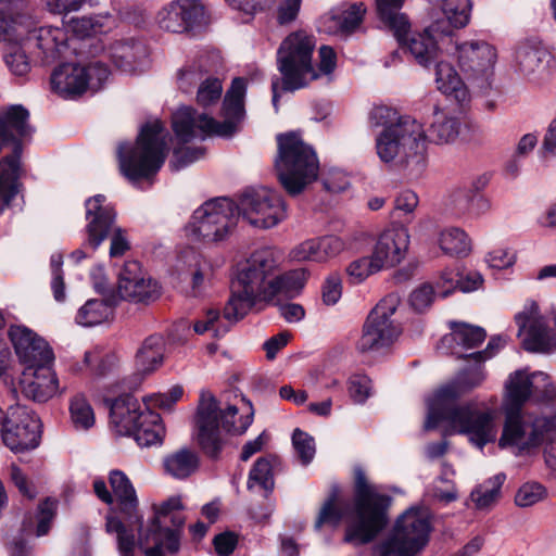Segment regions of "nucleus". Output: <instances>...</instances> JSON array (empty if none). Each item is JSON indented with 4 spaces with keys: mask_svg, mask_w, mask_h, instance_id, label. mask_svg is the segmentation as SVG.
I'll return each mask as SVG.
<instances>
[{
    "mask_svg": "<svg viewBox=\"0 0 556 556\" xmlns=\"http://www.w3.org/2000/svg\"><path fill=\"white\" fill-rule=\"evenodd\" d=\"M206 22V11L199 0H178L162 8L156 23L163 30L182 34Z\"/></svg>",
    "mask_w": 556,
    "mask_h": 556,
    "instance_id": "nucleus-23",
    "label": "nucleus"
},
{
    "mask_svg": "<svg viewBox=\"0 0 556 556\" xmlns=\"http://www.w3.org/2000/svg\"><path fill=\"white\" fill-rule=\"evenodd\" d=\"M431 522L425 508H409L396 520L389 538L375 552V556H416L429 541Z\"/></svg>",
    "mask_w": 556,
    "mask_h": 556,
    "instance_id": "nucleus-11",
    "label": "nucleus"
},
{
    "mask_svg": "<svg viewBox=\"0 0 556 556\" xmlns=\"http://www.w3.org/2000/svg\"><path fill=\"white\" fill-rule=\"evenodd\" d=\"M164 131L163 124L154 121L141 128L131 149L124 143L118 146L119 168L127 179H149L161 169L168 152Z\"/></svg>",
    "mask_w": 556,
    "mask_h": 556,
    "instance_id": "nucleus-8",
    "label": "nucleus"
},
{
    "mask_svg": "<svg viewBox=\"0 0 556 556\" xmlns=\"http://www.w3.org/2000/svg\"><path fill=\"white\" fill-rule=\"evenodd\" d=\"M427 135L416 119L405 117L397 126L382 129L376 137V151L384 163H395L419 176L427 165Z\"/></svg>",
    "mask_w": 556,
    "mask_h": 556,
    "instance_id": "nucleus-5",
    "label": "nucleus"
},
{
    "mask_svg": "<svg viewBox=\"0 0 556 556\" xmlns=\"http://www.w3.org/2000/svg\"><path fill=\"white\" fill-rule=\"evenodd\" d=\"M434 300L432 285L425 282L417 287L409 296V303L416 312H424L431 306Z\"/></svg>",
    "mask_w": 556,
    "mask_h": 556,
    "instance_id": "nucleus-62",
    "label": "nucleus"
},
{
    "mask_svg": "<svg viewBox=\"0 0 556 556\" xmlns=\"http://www.w3.org/2000/svg\"><path fill=\"white\" fill-rule=\"evenodd\" d=\"M163 464L166 473L175 479H186L198 470L199 456L194 451L180 448L167 455Z\"/></svg>",
    "mask_w": 556,
    "mask_h": 556,
    "instance_id": "nucleus-42",
    "label": "nucleus"
},
{
    "mask_svg": "<svg viewBox=\"0 0 556 556\" xmlns=\"http://www.w3.org/2000/svg\"><path fill=\"white\" fill-rule=\"evenodd\" d=\"M448 52L456 59L465 78L483 86L492 74L497 53L485 40L455 41Z\"/></svg>",
    "mask_w": 556,
    "mask_h": 556,
    "instance_id": "nucleus-19",
    "label": "nucleus"
},
{
    "mask_svg": "<svg viewBox=\"0 0 556 556\" xmlns=\"http://www.w3.org/2000/svg\"><path fill=\"white\" fill-rule=\"evenodd\" d=\"M452 332L442 339V344L456 343L457 346L471 350L479 346L486 338L485 330L466 323H450Z\"/></svg>",
    "mask_w": 556,
    "mask_h": 556,
    "instance_id": "nucleus-41",
    "label": "nucleus"
},
{
    "mask_svg": "<svg viewBox=\"0 0 556 556\" xmlns=\"http://www.w3.org/2000/svg\"><path fill=\"white\" fill-rule=\"evenodd\" d=\"M41 424L27 407L10 406L5 413L1 437L5 446L18 453L36 448L39 445Z\"/></svg>",
    "mask_w": 556,
    "mask_h": 556,
    "instance_id": "nucleus-20",
    "label": "nucleus"
},
{
    "mask_svg": "<svg viewBox=\"0 0 556 556\" xmlns=\"http://www.w3.org/2000/svg\"><path fill=\"white\" fill-rule=\"evenodd\" d=\"M505 480L504 473H497L477 485L470 493V501L475 508L479 510L491 508L501 497V489Z\"/></svg>",
    "mask_w": 556,
    "mask_h": 556,
    "instance_id": "nucleus-45",
    "label": "nucleus"
},
{
    "mask_svg": "<svg viewBox=\"0 0 556 556\" xmlns=\"http://www.w3.org/2000/svg\"><path fill=\"white\" fill-rule=\"evenodd\" d=\"M552 62L553 55L538 40H526L517 47V68L529 80L538 81L547 76Z\"/></svg>",
    "mask_w": 556,
    "mask_h": 556,
    "instance_id": "nucleus-30",
    "label": "nucleus"
},
{
    "mask_svg": "<svg viewBox=\"0 0 556 556\" xmlns=\"http://www.w3.org/2000/svg\"><path fill=\"white\" fill-rule=\"evenodd\" d=\"M338 494L339 489L333 486L328 501L324 504L319 511L318 518L315 522L316 529H319L323 525L337 527L343 519L345 515L344 510L341 507L336 506Z\"/></svg>",
    "mask_w": 556,
    "mask_h": 556,
    "instance_id": "nucleus-54",
    "label": "nucleus"
},
{
    "mask_svg": "<svg viewBox=\"0 0 556 556\" xmlns=\"http://www.w3.org/2000/svg\"><path fill=\"white\" fill-rule=\"evenodd\" d=\"M445 422L451 433L464 434L476 447L482 450L497 437L496 414L491 408L477 404H457V391L453 388L439 389L428 400L427 430Z\"/></svg>",
    "mask_w": 556,
    "mask_h": 556,
    "instance_id": "nucleus-2",
    "label": "nucleus"
},
{
    "mask_svg": "<svg viewBox=\"0 0 556 556\" xmlns=\"http://www.w3.org/2000/svg\"><path fill=\"white\" fill-rule=\"evenodd\" d=\"M222 81L217 78H206L198 89L197 101L202 106H208L217 102L222 96Z\"/></svg>",
    "mask_w": 556,
    "mask_h": 556,
    "instance_id": "nucleus-60",
    "label": "nucleus"
},
{
    "mask_svg": "<svg viewBox=\"0 0 556 556\" xmlns=\"http://www.w3.org/2000/svg\"><path fill=\"white\" fill-rule=\"evenodd\" d=\"M316 47L314 36L305 30L288 35L277 51V65L281 74V90L294 91L306 87L319 77L313 66V53ZM273 104L278 110L279 79L271 83Z\"/></svg>",
    "mask_w": 556,
    "mask_h": 556,
    "instance_id": "nucleus-6",
    "label": "nucleus"
},
{
    "mask_svg": "<svg viewBox=\"0 0 556 556\" xmlns=\"http://www.w3.org/2000/svg\"><path fill=\"white\" fill-rule=\"evenodd\" d=\"M113 315V305L105 300H88L76 315L77 324L92 327L106 321Z\"/></svg>",
    "mask_w": 556,
    "mask_h": 556,
    "instance_id": "nucleus-46",
    "label": "nucleus"
},
{
    "mask_svg": "<svg viewBox=\"0 0 556 556\" xmlns=\"http://www.w3.org/2000/svg\"><path fill=\"white\" fill-rule=\"evenodd\" d=\"M441 24V22H433L422 33L412 34L409 37H407L408 29L402 41H397L408 49L420 65L427 66L435 58L437 51L444 40L452 42L451 29L442 27Z\"/></svg>",
    "mask_w": 556,
    "mask_h": 556,
    "instance_id": "nucleus-27",
    "label": "nucleus"
},
{
    "mask_svg": "<svg viewBox=\"0 0 556 556\" xmlns=\"http://www.w3.org/2000/svg\"><path fill=\"white\" fill-rule=\"evenodd\" d=\"M404 1L405 0H376L377 13L380 21L400 41H402L407 30L410 29V23L407 16L400 12Z\"/></svg>",
    "mask_w": 556,
    "mask_h": 556,
    "instance_id": "nucleus-36",
    "label": "nucleus"
},
{
    "mask_svg": "<svg viewBox=\"0 0 556 556\" xmlns=\"http://www.w3.org/2000/svg\"><path fill=\"white\" fill-rule=\"evenodd\" d=\"M110 484L117 500L119 510L125 515V522L115 516H108L106 532L116 534L121 556H135L137 540L134 531L135 528L138 532L142 530V517L137 511L138 498L136 491L127 476L119 470L111 471Z\"/></svg>",
    "mask_w": 556,
    "mask_h": 556,
    "instance_id": "nucleus-10",
    "label": "nucleus"
},
{
    "mask_svg": "<svg viewBox=\"0 0 556 556\" xmlns=\"http://www.w3.org/2000/svg\"><path fill=\"white\" fill-rule=\"evenodd\" d=\"M58 501L47 497L38 506L37 518V536L46 535L51 527V522L55 516Z\"/></svg>",
    "mask_w": 556,
    "mask_h": 556,
    "instance_id": "nucleus-58",
    "label": "nucleus"
},
{
    "mask_svg": "<svg viewBox=\"0 0 556 556\" xmlns=\"http://www.w3.org/2000/svg\"><path fill=\"white\" fill-rule=\"evenodd\" d=\"M22 40L31 53L33 60L42 65L52 64L68 52L77 53L74 39L70 38L67 30L62 26L36 27L33 21Z\"/></svg>",
    "mask_w": 556,
    "mask_h": 556,
    "instance_id": "nucleus-18",
    "label": "nucleus"
},
{
    "mask_svg": "<svg viewBox=\"0 0 556 556\" xmlns=\"http://www.w3.org/2000/svg\"><path fill=\"white\" fill-rule=\"evenodd\" d=\"M518 325V336L525 350L529 352H547L554 342L549 337L544 317L539 312L536 302L527 301L523 309L515 317Z\"/></svg>",
    "mask_w": 556,
    "mask_h": 556,
    "instance_id": "nucleus-24",
    "label": "nucleus"
},
{
    "mask_svg": "<svg viewBox=\"0 0 556 556\" xmlns=\"http://www.w3.org/2000/svg\"><path fill=\"white\" fill-rule=\"evenodd\" d=\"M238 217L258 228H271L286 217V206L277 191L266 187L247 190L236 203Z\"/></svg>",
    "mask_w": 556,
    "mask_h": 556,
    "instance_id": "nucleus-17",
    "label": "nucleus"
},
{
    "mask_svg": "<svg viewBox=\"0 0 556 556\" xmlns=\"http://www.w3.org/2000/svg\"><path fill=\"white\" fill-rule=\"evenodd\" d=\"M366 9L363 3L352 4L351 8L345 11L338 21L339 28L342 33L353 31L363 20Z\"/></svg>",
    "mask_w": 556,
    "mask_h": 556,
    "instance_id": "nucleus-63",
    "label": "nucleus"
},
{
    "mask_svg": "<svg viewBox=\"0 0 556 556\" xmlns=\"http://www.w3.org/2000/svg\"><path fill=\"white\" fill-rule=\"evenodd\" d=\"M231 323L232 321L227 320L224 316L222 319L219 311L210 308L194 323L193 330L198 334L211 332L213 338H219L229 331V324Z\"/></svg>",
    "mask_w": 556,
    "mask_h": 556,
    "instance_id": "nucleus-50",
    "label": "nucleus"
},
{
    "mask_svg": "<svg viewBox=\"0 0 556 556\" xmlns=\"http://www.w3.org/2000/svg\"><path fill=\"white\" fill-rule=\"evenodd\" d=\"M345 248L344 241L337 236H324L306 240L295 247L291 254L298 262H326L338 256Z\"/></svg>",
    "mask_w": 556,
    "mask_h": 556,
    "instance_id": "nucleus-33",
    "label": "nucleus"
},
{
    "mask_svg": "<svg viewBox=\"0 0 556 556\" xmlns=\"http://www.w3.org/2000/svg\"><path fill=\"white\" fill-rule=\"evenodd\" d=\"M245 80L235 78L226 92L223 111L224 122H216L205 113H199L190 106L178 109L172 117L174 132L181 142L204 139L207 136H231L244 115Z\"/></svg>",
    "mask_w": 556,
    "mask_h": 556,
    "instance_id": "nucleus-4",
    "label": "nucleus"
},
{
    "mask_svg": "<svg viewBox=\"0 0 556 556\" xmlns=\"http://www.w3.org/2000/svg\"><path fill=\"white\" fill-rule=\"evenodd\" d=\"M484 380V372L481 367L476 368L469 372H466L458 377L457 380L443 386L441 389H450L453 388L457 391V400L465 393L470 390L479 387Z\"/></svg>",
    "mask_w": 556,
    "mask_h": 556,
    "instance_id": "nucleus-56",
    "label": "nucleus"
},
{
    "mask_svg": "<svg viewBox=\"0 0 556 556\" xmlns=\"http://www.w3.org/2000/svg\"><path fill=\"white\" fill-rule=\"evenodd\" d=\"M18 384L25 397L38 403H46L54 395L63 392L51 365L24 368Z\"/></svg>",
    "mask_w": 556,
    "mask_h": 556,
    "instance_id": "nucleus-28",
    "label": "nucleus"
},
{
    "mask_svg": "<svg viewBox=\"0 0 556 556\" xmlns=\"http://www.w3.org/2000/svg\"><path fill=\"white\" fill-rule=\"evenodd\" d=\"M70 415L71 421L77 430H88L96 421L93 409L83 394H76L71 400Z\"/></svg>",
    "mask_w": 556,
    "mask_h": 556,
    "instance_id": "nucleus-49",
    "label": "nucleus"
},
{
    "mask_svg": "<svg viewBox=\"0 0 556 556\" xmlns=\"http://www.w3.org/2000/svg\"><path fill=\"white\" fill-rule=\"evenodd\" d=\"M442 11L444 17L437 20L442 27L451 29V36L455 28L465 27L469 22L471 3L469 0H431Z\"/></svg>",
    "mask_w": 556,
    "mask_h": 556,
    "instance_id": "nucleus-40",
    "label": "nucleus"
},
{
    "mask_svg": "<svg viewBox=\"0 0 556 556\" xmlns=\"http://www.w3.org/2000/svg\"><path fill=\"white\" fill-rule=\"evenodd\" d=\"M505 389L504 412H520L532 394H536L542 401L556 397V387L551 382L549 376L542 371L528 374L522 369L516 370L508 377Z\"/></svg>",
    "mask_w": 556,
    "mask_h": 556,
    "instance_id": "nucleus-21",
    "label": "nucleus"
},
{
    "mask_svg": "<svg viewBox=\"0 0 556 556\" xmlns=\"http://www.w3.org/2000/svg\"><path fill=\"white\" fill-rule=\"evenodd\" d=\"M516 262V253L508 248H496L486 256V263L490 267L504 269L510 267Z\"/></svg>",
    "mask_w": 556,
    "mask_h": 556,
    "instance_id": "nucleus-64",
    "label": "nucleus"
},
{
    "mask_svg": "<svg viewBox=\"0 0 556 556\" xmlns=\"http://www.w3.org/2000/svg\"><path fill=\"white\" fill-rule=\"evenodd\" d=\"M277 143L278 155L275 160V168L278 179L290 195H296L317 179L319 172L317 154L298 132L278 135Z\"/></svg>",
    "mask_w": 556,
    "mask_h": 556,
    "instance_id": "nucleus-7",
    "label": "nucleus"
},
{
    "mask_svg": "<svg viewBox=\"0 0 556 556\" xmlns=\"http://www.w3.org/2000/svg\"><path fill=\"white\" fill-rule=\"evenodd\" d=\"M306 281V275L303 269H295L282 275H278V271L274 276V289L275 295L285 292L291 293L299 291L303 288Z\"/></svg>",
    "mask_w": 556,
    "mask_h": 556,
    "instance_id": "nucleus-55",
    "label": "nucleus"
},
{
    "mask_svg": "<svg viewBox=\"0 0 556 556\" xmlns=\"http://www.w3.org/2000/svg\"><path fill=\"white\" fill-rule=\"evenodd\" d=\"M401 303L397 293L386 295L370 312L357 342L362 353L379 351L391 345L400 336L401 328L391 319Z\"/></svg>",
    "mask_w": 556,
    "mask_h": 556,
    "instance_id": "nucleus-14",
    "label": "nucleus"
},
{
    "mask_svg": "<svg viewBox=\"0 0 556 556\" xmlns=\"http://www.w3.org/2000/svg\"><path fill=\"white\" fill-rule=\"evenodd\" d=\"M14 41L16 43L11 45L4 54V62L13 75L25 76L30 71V60L26 54L29 50L23 40Z\"/></svg>",
    "mask_w": 556,
    "mask_h": 556,
    "instance_id": "nucleus-51",
    "label": "nucleus"
},
{
    "mask_svg": "<svg viewBox=\"0 0 556 556\" xmlns=\"http://www.w3.org/2000/svg\"><path fill=\"white\" fill-rule=\"evenodd\" d=\"M165 339L160 333L149 336L142 342L136 354L137 368L144 374H150L159 368L164 359Z\"/></svg>",
    "mask_w": 556,
    "mask_h": 556,
    "instance_id": "nucleus-37",
    "label": "nucleus"
},
{
    "mask_svg": "<svg viewBox=\"0 0 556 556\" xmlns=\"http://www.w3.org/2000/svg\"><path fill=\"white\" fill-rule=\"evenodd\" d=\"M237 223L236 203L228 198H217L194 211L187 230L195 239L213 243L227 239Z\"/></svg>",
    "mask_w": 556,
    "mask_h": 556,
    "instance_id": "nucleus-12",
    "label": "nucleus"
},
{
    "mask_svg": "<svg viewBox=\"0 0 556 556\" xmlns=\"http://www.w3.org/2000/svg\"><path fill=\"white\" fill-rule=\"evenodd\" d=\"M164 433L161 416L144 403L143 415L127 437H132L139 446L149 447L161 444Z\"/></svg>",
    "mask_w": 556,
    "mask_h": 556,
    "instance_id": "nucleus-35",
    "label": "nucleus"
},
{
    "mask_svg": "<svg viewBox=\"0 0 556 556\" xmlns=\"http://www.w3.org/2000/svg\"><path fill=\"white\" fill-rule=\"evenodd\" d=\"M33 25V18L26 14L7 17L0 12V40H22L27 27Z\"/></svg>",
    "mask_w": 556,
    "mask_h": 556,
    "instance_id": "nucleus-48",
    "label": "nucleus"
},
{
    "mask_svg": "<svg viewBox=\"0 0 556 556\" xmlns=\"http://www.w3.org/2000/svg\"><path fill=\"white\" fill-rule=\"evenodd\" d=\"M388 497L375 492L365 472L355 469L354 518L346 528L344 541L366 544L372 541L387 525Z\"/></svg>",
    "mask_w": 556,
    "mask_h": 556,
    "instance_id": "nucleus-9",
    "label": "nucleus"
},
{
    "mask_svg": "<svg viewBox=\"0 0 556 556\" xmlns=\"http://www.w3.org/2000/svg\"><path fill=\"white\" fill-rule=\"evenodd\" d=\"M294 450L303 465H308L315 455L314 439L306 432L295 429L292 435Z\"/></svg>",
    "mask_w": 556,
    "mask_h": 556,
    "instance_id": "nucleus-59",
    "label": "nucleus"
},
{
    "mask_svg": "<svg viewBox=\"0 0 556 556\" xmlns=\"http://www.w3.org/2000/svg\"><path fill=\"white\" fill-rule=\"evenodd\" d=\"M15 354L24 368H34L39 365H52L54 354L48 342L34 330L13 325L8 331Z\"/></svg>",
    "mask_w": 556,
    "mask_h": 556,
    "instance_id": "nucleus-22",
    "label": "nucleus"
},
{
    "mask_svg": "<svg viewBox=\"0 0 556 556\" xmlns=\"http://www.w3.org/2000/svg\"><path fill=\"white\" fill-rule=\"evenodd\" d=\"M381 270L371 254L352 261L345 269L349 281L353 285L362 283L368 277Z\"/></svg>",
    "mask_w": 556,
    "mask_h": 556,
    "instance_id": "nucleus-52",
    "label": "nucleus"
},
{
    "mask_svg": "<svg viewBox=\"0 0 556 556\" xmlns=\"http://www.w3.org/2000/svg\"><path fill=\"white\" fill-rule=\"evenodd\" d=\"M435 83L438 89L457 102L468 98L467 88L456 70L448 62H438L435 65Z\"/></svg>",
    "mask_w": 556,
    "mask_h": 556,
    "instance_id": "nucleus-39",
    "label": "nucleus"
},
{
    "mask_svg": "<svg viewBox=\"0 0 556 556\" xmlns=\"http://www.w3.org/2000/svg\"><path fill=\"white\" fill-rule=\"evenodd\" d=\"M404 118L405 117H400L395 110L379 105L370 111L369 124L372 128L381 127L382 129H388L397 126L399 121Z\"/></svg>",
    "mask_w": 556,
    "mask_h": 556,
    "instance_id": "nucleus-57",
    "label": "nucleus"
},
{
    "mask_svg": "<svg viewBox=\"0 0 556 556\" xmlns=\"http://www.w3.org/2000/svg\"><path fill=\"white\" fill-rule=\"evenodd\" d=\"M439 244L441 250L450 255L464 256L470 251V240L467 233L457 227H450L442 230Z\"/></svg>",
    "mask_w": 556,
    "mask_h": 556,
    "instance_id": "nucleus-47",
    "label": "nucleus"
},
{
    "mask_svg": "<svg viewBox=\"0 0 556 556\" xmlns=\"http://www.w3.org/2000/svg\"><path fill=\"white\" fill-rule=\"evenodd\" d=\"M68 27L73 34L70 38L74 39V45L76 43V40L81 41L79 47H77L76 54L93 55L99 51L104 50L100 39L94 37L98 33L102 31V23L99 17H74L70 21Z\"/></svg>",
    "mask_w": 556,
    "mask_h": 556,
    "instance_id": "nucleus-34",
    "label": "nucleus"
},
{
    "mask_svg": "<svg viewBox=\"0 0 556 556\" xmlns=\"http://www.w3.org/2000/svg\"><path fill=\"white\" fill-rule=\"evenodd\" d=\"M279 253L273 248L254 251L239 263L230 285V296L224 307V317L238 321L247 316L256 303L275 296L274 276L279 270Z\"/></svg>",
    "mask_w": 556,
    "mask_h": 556,
    "instance_id": "nucleus-1",
    "label": "nucleus"
},
{
    "mask_svg": "<svg viewBox=\"0 0 556 556\" xmlns=\"http://www.w3.org/2000/svg\"><path fill=\"white\" fill-rule=\"evenodd\" d=\"M204 71L202 70V65L193 63L178 72L177 84L180 90L189 92L193 86L202 83Z\"/></svg>",
    "mask_w": 556,
    "mask_h": 556,
    "instance_id": "nucleus-61",
    "label": "nucleus"
},
{
    "mask_svg": "<svg viewBox=\"0 0 556 556\" xmlns=\"http://www.w3.org/2000/svg\"><path fill=\"white\" fill-rule=\"evenodd\" d=\"M546 496L547 490L542 483L528 481L518 489L515 495V504L518 507L527 508L542 502Z\"/></svg>",
    "mask_w": 556,
    "mask_h": 556,
    "instance_id": "nucleus-53",
    "label": "nucleus"
},
{
    "mask_svg": "<svg viewBox=\"0 0 556 556\" xmlns=\"http://www.w3.org/2000/svg\"><path fill=\"white\" fill-rule=\"evenodd\" d=\"M460 121L441 111H435L429 128V138L437 144L454 142L460 132Z\"/></svg>",
    "mask_w": 556,
    "mask_h": 556,
    "instance_id": "nucleus-43",
    "label": "nucleus"
},
{
    "mask_svg": "<svg viewBox=\"0 0 556 556\" xmlns=\"http://www.w3.org/2000/svg\"><path fill=\"white\" fill-rule=\"evenodd\" d=\"M109 75L108 66L100 61L91 62L87 66L65 63L52 72L51 87L63 98H75L88 88H100Z\"/></svg>",
    "mask_w": 556,
    "mask_h": 556,
    "instance_id": "nucleus-16",
    "label": "nucleus"
},
{
    "mask_svg": "<svg viewBox=\"0 0 556 556\" xmlns=\"http://www.w3.org/2000/svg\"><path fill=\"white\" fill-rule=\"evenodd\" d=\"M181 508L179 497H170L163 502L159 507H154V518L146 535H139L137 545H139L146 556H164V554L175 555L180 547L179 532L176 529L163 527L166 518L176 527H181L184 520L180 516L173 514ZM141 534V532H139Z\"/></svg>",
    "mask_w": 556,
    "mask_h": 556,
    "instance_id": "nucleus-13",
    "label": "nucleus"
},
{
    "mask_svg": "<svg viewBox=\"0 0 556 556\" xmlns=\"http://www.w3.org/2000/svg\"><path fill=\"white\" fill-rule=\"evenodd\" d=\"M104 53L118 70L129 74L137 72L148 55L146 46L132 38L112 42Z\"/></svg>",
    "mask_w": 556,
    "mask_h": 556,
    "instance_id": "nucleus-31",
    "label": "nucleus"
},
{
    "mask_svg": "<svg viewBox=\"0 0 556 556\" xmlns=\"http://www.w3.org/2000/svg\"><path fill=\"white\" fill-rule=\"evenodd\" d=\"M141 405L131 394H124L110 403L111 428L116 435L126 437L143 415Z\"/></svg>",
    "mask_w": 556,
    "mask_h": 556,
    "instance_id": "nucleus-32",
    "label": "nucleus"
},
{
    "mask_svg": "<svg viewBox=\"0 0 556 556\" xmlns=\"http://www.w3.org/2000/svg\"><path fill=\"white\" fill-rule=\"evenodd\" d=\"M505 422L498 446L517 447L520 452L530 451L541 445L548 433L556 427L555 418L534 417L521 412H504Z\"/></svg>",
    "mask_w": 556,
    "mask_h": 556,
    "instance_id": "nucleus-15",
    "label": "nucleus"
},
{
    "mask_svg": "<svg viewBox=\"0 0 556 556\" xmlns=\"http://www.w3.org/2000/svg\"><path fill=\"white\" fill-rule=\"evenodd\" d=\"M278 463L275 455L260 457L250 470L248 490L251 491L257 485L266 492V496L271 493L275 486L273 470Z\"/></svg>",
    "mask_w": 556,
    "mask_h": 556,
    "instance_id": "nucleus-44",
    "label": "nucleus"
},
{
    "mask_svg": "<svg viewBox=\"0 0 556 556\" xmlns=\"http://www.w3.org/2000/svg\"><path fill=\"white\" fill-rule=\"evenodd\" d=\"M236 404L222 407L212 394H202L197 413L198 441L210 458L217 459L224 446L222 429L233 434H242L251 426L254 416L252 403L240 397Z\"/></svg>",
    "mask_w": 556,
    "mask_h": 556,
    "instance_id": "nucleus-3",
    "label": "nucleus"
},
{
    "mask_svg": "<svg viewBox=\"0 0 556 556\" xmlns=\"http://www.w3.org/2000/svg\"><path fill=\"white\" fill-rule=\"evenodd\" d=\"M409 247V235L405 227L396 226L380 232L370 250L382 270L397 266L405 258Z\"/></svg>",
    "mask_w": 556,
    "mask_h": 556,
    "instance_id": "nucleus-26",
    "label": "nucleus"
},
{
    "mask_svg": "<svg viewBox=\"0 0 556 556\" xmlns=\"http://www.w3.org/2000/svg\"><path fill=\"white\" fill-rule=\"evenodd\" d=\"M117 289L122 299L135 303H150L161 294L159 283L146 278L140 264L136 261L124 264L118 275Z\"/></svg>",
    "mask_w": 556,
    "mask_h": 556,
    "instance_id": "nucleus-25",
    "label": "nucleus"
},
{
    "mask_svg": "<svg viewBox=\"0 0 556 556\" xmlns=\"http://www.w3.org/2000/svg\"><path fill=\"white\" fill-rule=\"evenodd\" d=\"M86 218L88 219L87 243L96 250L113 229L115 211L103 194H96L86 200Z\"/></svg>",
    "mask_w": 556,
    "mask_h": 556,
    "instance_id": "nucleus-29",
    "label": "nucleus"
},
{
    "mask_svg": "<svg viewBox=\"0 0 556 556\" xmlns=\"http://www.w3.org/2000/svg\"><path fill=\"white\" fill-rule=\"evenodd\" d=\"M451 205L458 216L477 218L490 210V202L472 190H456L451 195Z\"/></svg>",
    "mask_w": 556,
    "mask_h": 556,
    "instance_id": "nucleus-38",
    "label": "nucleus"
}]
</instances>
